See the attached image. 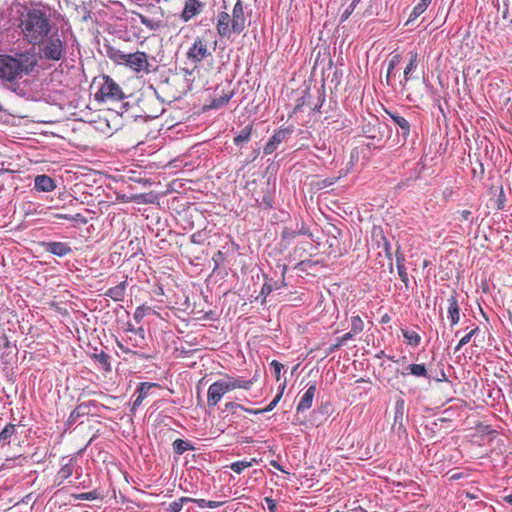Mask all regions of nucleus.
<instances>
[{
  "label": "nucleus",
  "instance_id": "obj_5",
  "mask_svg": "<svg viewBox=\"0 0 512 512\" xmlns=\"http://www.w3.org/2000/svg\"><path fill=\"white\" fill-rule=\"evenodd\" d=\"M117 60L136 72L144 71L146 73H150L153 70L151 69V65L148 62V56L145 52L137 51L135 53L125 54L118 51Z\"/></svg>",
  "mask_w": 512,
  "mask_h": 512
},
{
  "label": "nucleus",
  "instance_id": "obj_25",
  "mask_svg": "<svg viewBox=\"0 0 512 512\" xmlns=\"http://www.w3.org/2000/svg\"><path fill=\"white\" fill-rule=\"evenodd\" d=\"M76 460L74 458H69L68 462L63 464L60 470L57 472L56 480H58V484L60 485L64 480L68 479L72 476L75 468Z\"/></svg>",
  "mask_w": 512,
  "mask_h": 512
},
{
  "label": "nucleus",
  "instance_id": "obj_30",
  "mask_svg": "<svg viewBox=\"0 0 512 512\" xmlns=\"http://www.w3.org/2000/svg\"><path fill=\"white\" fill-rule=\"evenodd\" d=\"M253 126L251 124L245 126L237 136L234 137V144L241 146L250 141Z\"/></svg>",
  "mask_w": 512,
  "mask_h": 512
},
{
  "label": "nucleus",
  "instance_id": "obj_19",
  "mask_svg": "<svg viewBox=\"0 0 512 512\" xmlns=\"http://www.w3.org/2000/svg\"><path fill=\"white\" fill-rule=\"evenodd\" d=\"M34 188L39 192H52L56 188V182L46 174L37 175L34 179Z\"/></svg>",
  "mask_w": 512,
  "mask_h": 512
},
{
  "label": "nucleus",
  "instance_id": "obj_23",
  "mask_svg": "<svg viewBox=\"0 0 512 512\" xmlns=\"http://www.w3.org/2000/svg\"><path fill=\"white\" fill-rule=\"evenodd\" d=\"M90 357L97 363L99 369L104 372H111V356L109 354L103 350L97 352V349H95V352Z\"/></svg>",
  "mask_w": 512,
  "mask_h": 512
},
{
  "label": "nucleus",
  "instance_id": "obj_1",
  "mask_svg": "<svg viewBox=\"0 0 512 512\" xmlns=\"http://www.w3.org/2000/svg\"><path fill=\"white\" fill-rule=\"evenodd\" d=\"M17 27L23 40L32 45L45 42L53 29V22L49 9L40 7H25L24 10L18 11Z\"/></svg>",
  "mask_w": 512,
  "mask_h": 512
},
{
  "label": "nucleus",
  "instance_id": "obj_50",
  "mask_svg": "<svg viewBox=\"0 0 512 512\" xmlns=\"http://www.w3.org/2000/svg\"><path fill=\"white\" fill-rule=\"evenodd\" d=\"M270 366L274 369V372H275V378L277 381L280 380V373H281V370L284 368V365L281 364L279 361L277 360H273L271 363H270Z\"/></svg>",
  "mask_w": 512,
  "mask_h": 512
},
{
  "label": "nucleus",
  "instance_id": "obj_49",
  "mask_svg": "<svg viewBox=\"0 0 512 512\" xmlns=\"http://www.w3.org/2000/svg\"><path fill=\"white\" fill-rule=\"evenodd\" d=\"M358 2H359V0H353L351 2L350 6L341 15V22H344V21H346L349 18V16L354 11V9H355V7H356Z\"/></svg>",
  "mask_w": 512,
  "mask_h": 512
},
{
  "label": "nucleus",
  "instance_id": "obj_54",
  "mask_svg": "<svg viewBox=\"0 0 512 512\" xmlns=\"http://www.w3.org/2000/svg\"><path fill=\"white\" fill-rule=\"evenodd\" d=\"M395 257L397 269H399V267H405V255L400 252L399 249H397Z\"/></svg>",
  "mask_w": 512,
  "mask_h": 512
},
{
  "label": "nucleus",
  "instance_id": "obj_58",
  "mask_svg": "<svg viewBox=\"0 0 512 512\" xmlns=\"http://www.w3.org/2000/svg\"><path fill=\"white\" fill-rule=\"evenodd\" d=\"M264 501L265 503L267 504V507H268V510L270 512H276V509H277V503L274 499L270 498V497H265L264 498Z\"/></svg>",
  "mask_w": 512,
  "mask_h": 512
},
{
  "label": "nucleus",
  "instance_id": "obj_33",
  "mask_svg": "<svg viewBox=\"0 0 512 512\" xmlns=\"http://www.w3.org/2000/svg\"><path fill=\"white\" fill-rule=\"evenodd\" d=\"M233 92H228L220 97H216L211 100L210 104L207 106L208 109H219L224 107L232 98Z\"/></svg>",
  "mask_w": 512,
  "mask_h": 512
},
{
  "label": "nucleus",
  "instance_id": "obj_46",
  "mask_svg": "<svg viewBox=\"0 0 512 512\" xmlns=\"http://www.w3.org/2000/svg\"><path fill=\"white\" fill-rule=\"evenodd\" d=\"M225 409L231 411L232 414L236 415L238 410H243V411L247 412L248 408H246L236 402H227L225 404Z\"/></svg>",
  "mask_w": 512,
  "mask_h": 512
},
{
  "label": "nucleus",
  "instance_id": "obj_42",
  "mask_svg": "<svg viewBox=\"0 0 512 512\" xmlns=\"http://www.w3.org/2000/svg\"><path fill=\"white\" fill-rule=\"evenodd\" d=\"M252 465L251 462L248 461H236L230 465V468L237 474L242 473L246 468H249Z\"/></svg>",
  "mask_w": 512,
  "mask_h": 512
},
{
  "label": "nucleus",
  "instance_id": "obj_3",
  "mask_svg": "<svg viewBox=\"0 0 512 512\" xmlns=\"http://www.w3.org/2000/svg\"><path fill=\"white\" fill-rule=\"evenodd\" d=\"M36 46L39 47L40 59L46 61H59L66 52L64 42L57 33H51L45 42L36 44Z\"/></svg>",
  "mask_w": 512,
  "mask_h": 512
},
{
  "label": "nucleus",
  "instance_id": "obj_40",
  "mask_svg": "<svg viewBox=\"0 0 512 512\" xmlns=\"http://www.w3.org/2000/svg\"><path fill=\"white\" fill-rule=\"evenodd\" d=\"M196 505L199 508H218L224 504L222 501H211V500H205V499H197L195 500Z\"/></svg>",
  "mask_w": 512,
  "mask_h": 512
},
{
  "label": "nucleus",
  "instance_id": "obj_59",
  "mask_svg": "<svg viewBox=\"0 0 512 512\" xmlns=\"http://www.w3.org/2000/svg\"><path fill=\"white\" fill-rule=\"evenodd\" d=\"M471 215H472L471 211L463 210V211L460 212L459 220H461V221H471L472 222Z\"/></svg>",
  "mask_w": 512,
  "mask_h": 512
},
{
  "label": "nucleus",
  "instance_id": "obj_12",
  "mask_svg": "<svg viewBox=\"0 0 512 512\" xmlns=\"http://www.w3.org/2000/svg\"><path fill=\"white\" fill-rule=\"evenodd\" d=\"M386 113L390 116V118L394 121V123L398 126L397 134L399 142H402L404 145L407 141V138L410 134V123L403 116L399 115L397 112L386 111Z\"/></svg>",
  "mask_w": 512,
  "mask_h": 512
},
{
  "label": "nucleus",
  "instance_id": "obj_44",
  "mask_svg": "<svg viewBox=\"0 0 512 512\" xmlns=\"http://www.w3.org/2000/svg\"><path fill=\"white\" fill-rule=\"evenodd\" d=\"M17 355V348L15 349H5V351L1 355V361L4 364H10L13 357Z\"/></svg>",
  "mask_w": 512,
  "mask_h": 512
},
{
  "label": "nucleus",
  "instance_id": "obj_24",
  "mask_svg": "<svg viewBox=\"0 0 512 512\" xmlns=\"http://www.w3.org/2000/svg\"><path fill=\"white\" fill-rule=\"evenodd\" d=\"M401 374L406 376L407 374H411L415 377H423L426 379H430L431 376L425 366V364H409L405 371H402Z\"/></svg>",
  "mask_w": 512,
  "mask_h": 512
},
{
  "label": "nucleus",
  "instance_id": "obj_39",
  "mask_svg": "<svg viewBox=\"0 0 512 512\" xmlns=\"http://www.w3.org/2000/svg\"><path fill=\"white\" fill-rule=\"evenodd\" d=\"M364 329V322L363 320L361 319L360 316L356 315V316H352L351 317V331L353 332V334H359L363 331Z\"/></svg>",
  "mask_w": 512,
  "mask_h": 512
},
{
  "label": "nucleus",
  "instance_id": "obj_21",
  "mask_svg": "<svg viewBox=\"0 0 512 512\" xmlns=\"http://www.w3.org/2000/svg\"><path fill=\"white\" fill-rule=\"evenodd\" d=\"M286 271H287V266L283 265L282 279L281 280L273 281L272 279H268L266 277V281H265V283L262 286L260 295H264L266 297L272 291L279 290L282 287H284L285 286V273H286Z\"/></svg>",
  "mask_w": 512,
  "mask_h": 512
},
{
  "label": "nucleus",
  "instance_id": "obj_4",
  "mask_svg": "<svg viewBox=\"0 0 512 512\" xmlns=\"http://www.w3.org/2000/svg\"><path fill=\"white\" fill-rule=\"evenodd\" d=\"M94 97L98 102H118L125 98V94L121 87L110 76L104 75L103 83Z\"/></svg>",
  "mask_w": 512,
  "mask_h": 512
},
{
  "label": "nucleus",
  "instance_id": "obj_17",
  "mask_svg": "<svg viewBox=\"0 0 512 512\" xmlns=\"http://www.w3.org/2000/svg\"><path fill=\"white\" fill-rule=\"evenodd\" d=\"M42 246L44 247V250L46 252L56 255L58 257H64L72 252L71 247L64 242H43Z\"/></svg>",
  "mask_w": 512,
  "mask_h": 512
},
{
  "label": "nucleus",
  "instance_id": "obj_16",
  "mask_svg": "<svg viewBox=\"0 0 512 512\" xmlns=\"http://www.w3.org/2000/svg\"><path fill=\"white\" fill-rule=\"evenodd\" d=\"M203 7L204 3L199 0H187L181 13V19L184 22H188L198 15L203 10Z\"/></svg>",
  "mask_w": 512,
  "mask_h": 512
},
{
  "label": "nucleus",
  "instance_id": "obj_26",
  "mask_svg": "<svg viewBox=\"0 0 512 512\" xmlns=\"http://www.w3.org/2000/svg\"><path fill=\"white\" fill-rule=\"evenodd\" d=\"M409 57H410L409 62L404 70V81H401V85H402L403 89L405 88L407 81H409L411 79V73L413 71H415V69L418 66L417 52H414V51L409 52Z\"/></svg>",
  "mask_w": 512,
  "mask_h": 512
},
{
  "label": "nucleus",
  "instance_id": "obj_41",
  "mask_svg": "<svg viewBox=\"0 0 512 512\" xmlns=\"http://www.w3.org/2000/svg\"><path fill=\"white\" fill-rule=\"evenodd\" d=\"M400 55H394L392 59L389 61L388 69H387V75L386 80L389 83L391 77L393 76V70L395 69L396 65L400 62Z\"/></svg>",
  "mask_w": 512,
  "mask_h": 512
},
{
  "label": "nucleus",
  "instance_id": "obj_38",
  "mask_svg": "<svg viewBox=\"0 0 512 512\" xmlns=\"http://www.w3.org/2000/svg\"><path fill=\"white\" fill-rule=\"evenodd\" d=\"M257 204L259 207L270 209L273 208L274 205V199L272 194L270 193L269 189L264 193L262 199L259 201L257 200Z\"/></svg>",
  "mask_w": 512,
  "mask_h": 512
},
{
  "label": "nucleus",
  "instance_id": "obj_32",
  "mask_svg": "<svg viewBox=\"0 0 512 512\" xmlns=\"http://www.w3.org/2000/svg\"><path fill=\"white\" fill-rule=\"evenodd\" d=\"M16 433V426L8 423L0 432V444L7 445L10 443L11 437Z\"/></svg>",
  "mask_w": 512,
  "mask_h": 512
},
{
  "label": "nucleus",
  "instance_id": "obj_7",
  "mask_svg": "<svg viewBox=\"0 0 512 512\" xmlns=\"http://www.w3.org/2000/svg\"><path fill=\"white\" fill-rule=\"evenodd\" d=\"M116 344L123 353L138 354L134 349H143L147 346L144 328L138 327L134 334L127 335L124 342L116 341Z\"/></svg>",
  "mask_w": 512,
  "mask_h": 512
},
{
  "label": "nucleus",
  "instance_id": "obj_18",
  "mask_svg": "<svg viewBox=\"0 0 512 512\" xmlns=\"http://www.w3.org/2000/svg\"><path fill=\"white\" fill-rule=\"evenodd\" d=\"M457 292L453 291L451 296L447 299L448 301V318L450 320L451 327L458 324L460 321V307L457 300Z\"/></svg>",
  "mask_w": 512,
  "mask_h": 512
},
{
  "label": "nucleus",
  "instance_id": "obj_20",
  "mask_svg": "<svg viewBox=\"0 0 512 512\" xmlns=\"http://www.w3.org/2000/svg\"><path fill=\"white\" fill-rule=\"evenodd\" d=\"M159 385L156 383L142 382L139 384L135 391L136 398L132 404V411H135L143 402V400L148 396V393L151 388L158 387Z\"/></svg>",
  "mask_w": 512,
  "mask_h": 512
},
{
  "label": "nucleus",
  "instance_id": "obj_10",
  "mask_svg": "<svg viewBox=\"0 0 512 512\" xmlns=\"http://www.w3.org/2000/svg\"><path fill=\"white\" fill-rule=\"evenodd\" d=\"M292 128H280L272 135L269 141L264 146L263 152L265 155L272 154L283 141L287 140L292 134Z\"/></svg>",
  "mask_w": 512,
  "mask_h": 512
},
{
  "label": "nucleus",
  "instance_id": "obj_53",
  "mask_svg": "<svg viewBox=\"0 0 512 512\" xmlns=\"http://www.w3.org/2000/svg\"><path fill=\"white\" fill-rule=\"evenodd\" d=\"M66 220L73 221V222H79V223H82V224H86L87 223L86 217L83 216L80 213H77V214L71 215L69 217H66Z\"/></svg>",
  "mask_w": 512,
  "mask_h": 512
},
{
  "label": "nucleus",
  "instance_id": "obj_27",
  "mask_svg": "<svg viewBox=\"0 0 512 512\" xmlns=\"http://www.w3.org/2000/svg\"><path fill=\"white\" fill-rule=\"evenodd\" d=\"M127 282L122 281L118 285L109 288L105 295L110 297L114 301H123L125 297Z\"/></svg>",
  "mask_w": 512,
  "mask_h": 512
},
{
  "label": "nucleus",
  "instance_id": "obj_62",
  "mask_svg": "<svg viewBox=\"0 0 512 512\" xmlns=\"http://www.w3.org/2000/svg\"><path fill=\"white\" fill-rule=\"evenodd\" d=\"M481 432L485 434H494L496 431L490 425H484L480 429Z\"/></svg>",
  "mask_w": 512,
  "mask_h": 512
},
{
  "label": "nucleus",
  "instance_id": "obj_48",
  "mask_svg": "<svg viewBox=\"0 0 512 512\" xmlns=\"http://www.w3.org/2000/svg\"><path fill=\"white\" fill-rule=\"evenodd\" d=\"M225 260V254L218 250L214 256L212 257V261L214 262V270L217 269Z\"/></svg>",
  "mask_w": 512,
  "mask_h": 512
},
{
  "label": "nucleus",
  "instance_id": "obj_2",
  "mask_svg": "<svg viewBox=\"0 0 512 512\" xmlns=\"http://www.w3.org/2000/svg\"><path fill=\"white\" fill-rule=\"evenodd\" d=\"M36 54L31 50L17 52L14 55L0 54V79L14 82L29 75L37 66Z\"/></svg>",
  "mask_w": 512,
  "mask_h": 512
},
{
  "label": "nucleus",
  "instance_id": "obj_28",
  "mask_svg": "<svg viewBox=\"0 0 512 512\" xmlns=\"http://www.w3.org/2000/svg\"><path fill=\"white\" fill-rule=\"evenodd\" d=\"M253 383H254L253 379L245 380L243 377H237V378L229 377V380L226 381V384L230 391L237 389V388H242V389L248 390L251 388Z\"/></svg>",
  "mask_w": 512,
  "mask_h": 512
},
{
  "label": "nucleus",
  "instance_id": "obj_9",
  "mask_svg": "<svg viewBox=\"0 0 512 512\" xmlns=\"http://www.w3.org/2000/svg\"><path fill=\"white\" fill-rule=\"evenodd\" d=\"M229 388L224 380H218L212 383L207 391V404L209 407L216 406Z\"/></svg>",
  "mask_w": 512,
  "mask_h": 512
},
{
  "label": "nucleus",
  "instance_id": "obj_45",
  "mask_svg": "<svg viewBox=\"0 0 512 512\" xmlns=\"http://www.w3.org/2000/svg\"><path fill=\"white\" fill-rule=\"evenodd\" d=\"M139 19H140L141 24L145 25L150 30H155L159 27L157 22H155L154 20H152L142 14H139Z\"/></svg>",
  "mask_w": 512,
  "mask_h": 512
},
{
  "label": "nucleus",
  "instance_id": "obj_11",
  "mask_svg": "<svg viewBox=\"0 0 512 512\" xmlns=\"http://www.w3.org/2000/svg\"><path fill=\"white\" fill-rule=\"evenodd\" d=\"M98 405H99V403L95 400H90V401L82 402V403L78 404L75 407V409L70 413V415L66 421V426L68 428L72 427L80 417L90 414L91 407H97Z\"/></svg>",
  "mask_w": 512,
  "mask_h": 512
},
{
  "label": "nucleus",
  "instance_id": "obj_63",
  "mask_svg": "<svg viewBox=\"0 0 512 512\" xmlns=\"http://www.w3.org/2000/svg\"><path fill=\"white\" fill-rule=\"evenodd\" d=\"M195 500L196 499H193V498H189V497H181L178 499L180 505L183 507V504L184 503H188V502H194L195 503Z\"/></svg>",
  "mask_w": 512,
  "mask_h": 512
},
{
  "label": "nucleus",
  "instance_id": "obj_14",
  "mask_svg": "<svg viewBox=\"0 0 512 512\" xmlns=\"http://www.w3.org/2000/svg\"><path fill=\"white\" fill-rule=\"evenodd\" d=\"M231 23L233 24L234 34H240L245 29V16L242 0H237L232 10Z\"/></svg>",
  "mask_w": 512,
  "mask_h": 512
},
{
  "label": "nucleus",
  "instance_id": "obj_36",
  "mask_svg": "<svg viewBox=\"0 0 512 512\" xmlns=\"http://www.w3.org/2000/svg\"><path fill=\"white\" fill-rule=\"evenodd\" d=\"M479 331H480L479 327L476 326L469 333H467L465 336H463L460 339V341L458 342L457 346L455 347V352L459 351L463 346L468 344L470 342L471 338L476 336Z\"/></svg>",
  "mask_w": 512,
  "mask_h": 512
},
{
  "label": "nucleus",
  "instance_id": "obj_55",
  "mask_svg": "<svg viewBox=\"0 0 512 512\" xmlns=\"http://www.w3.org/2000/svg\"><path fill=\"white\" fill-rule=\"evenodd\" d=\"M384 250H385V253L390 261L389 263V269H390V272H393V263H392V255H391V247H390V243L385 240V243H384Z\"/></svg>",
  "mask_w": 512,
  "mask_h": 512
},
{
  "label": "nucleus",
  "instance_id": "obj_31",
  "mask_svg": "<svg viewBox=\"0 0 512 512\" xmlns=\"http://www.w3.org/2000/svg\"><path fill=\"white\" fill-rule=\"evenodd\" d=\"M173 452L177 455H182L184 452L188 450H194V446L191 442L183 440V439H176L173 444Z\"/></svg>",
  "mask_w": 512,
  "mask_h": 512
},
{
  "label": "nucleus",
  "instance_id": "obj_60",
  "mask_svg": "<svg viewBox=\"0 0 512 512\" xmlns=\"http://www.w3.org/2000/svg\"><path fill=\"white\" fill-rule=\"evenodd\" d=\"M191 242L194 243V244H202L203 243V239H202L201 232L194 233L191 236Z\"/></svg>",
  "mask_w": 512,
  "mask_h": 512
},
{
  "label": "nucleus",
  "instance_id": "obj_34",
  "mask_svg": "<svg viewBox=\"0 0 512 512\" xmlns=\"http://www.w3.org/2000/svg\"><path fill=\"white\" fill-rule=\"evenodd\" d=\"M432 0H420L419 3L413 8L408 22L415 20L418 18L431 4Z\"/></svg>",
  "mask_w": 512,
  "mask_h": 512
},
{
  "label": "nucleus",
  "instance_id": "obj_8",
  "mask_svg": "<svg viewBox=\"0 0 512 512\" xmlns=\"http://www.w3.org/2000/svg\"><path fill=\"white\" fill-rule=\"evenodd\" d=\"M208 56H211V52L208 50L206 41L199 37L196 38L192 46L187 51V58L197 64Z\"/></svg>",
  "mask_w": 512,
  "mask_h": 512
},
{
  "label": "nucleus",
  "instance_id": "obj_52",
  "mask_svg": "<svg viewBox=\"0 0 512 512\" xmlns=\"http://www.w3.org/2000/svg\"><path fill=\"white\" fill-rule=\"evenodd\" d=\"M356 334H353V332L350 330L349 332L342 335L340 338H338V342L335 344V347H341L344 345L348 340L352 339Z\"/></svg>",
  "mask_w": 512,
  "mask_h": 512
},
{
  "label": "nucleus",
  "instance_id": "obj_15",
  "mask_svg": "<svg viewBox=\"0 0 512 512\" xmlns=\"http://www.w3.org/2000/svg\"><path fill=\"white\" fill-rule=\"evenodd\" d=\"M231 19L232 16L226 11H222L218 14L216 29L220 37L229 38L231 34L234 33Z\"/></svg>",
  "mask_w": 512,
  "mask_h": 512
},
{
  "label": "nucleus",
  "instance_id": "obj_6",
  "mask_svg": "<svg viewBox=\"0 0 512 512\" xmlns=\"http://www.w3.org/2000/svg\"><path fill=\"white\" fill-rule=\"evenodd\" d=\"M362 133L369 139L375 140L378 143L384 142L390 136V127L373 117L372 121H368L362 125Z\"/></svg>",
  "mask_w": 512,
  "mask_h": 512
},
{
  "label": "nucleus",
  "instance_id": "obj_22",
  "mask_svg": "<svg viewBox=\"0 0 512 512\" xmlns=\"http://www.w3.org/2000/svg\"><path fill=\"white\" fill-rule=\"evenodd\" d=\"M315 392H316V384L312 383L308 386L307 390L302 395V397L297 405L296 410L298 413L303 412L312 406Z\"/></svg>",
  "mask_w": 512,
  "mask_h": 512
},
{
  "label": "nucleus",
  "instance_id": "obj_64",
  "mask_svg": "<svg viewBox=\"0 0 512 512\" xmlns=\"http://www.w3.org/2000/svg\"><path fill=\"white\" fill-rule=\"evenodd\" d=\"M136 329L137 328H135L131 323H128L125 332L127 333V335L134 334Z\"/></svg>",
  "mask_w": 512,
  "mask_h": 512
},
{
  "label": "nucleus",
  "instance_id": "obj_43",
  "mask_svg": "<svg viewBox=\"0 0 512 512\" xmlns=\"http://www.w3.org/2000/svg\"><path fill=\"white\" fill-rule=\"evenodd\" d=\"M15 344H12L8 339L4 330H0V348L1 349H15Z\"/></svg>",
  "mask_w": 512,
  "mask_h": 512
},
{
  "label": "nucleus",
  "instance_id": "obj_29",
  "mask_svg": "<svg viewBox=\"0 0 512 512\" xmlns=\"http://www.w3.org/2000/svg\"><path fill=\"white\" fill-rule=\"evenodd\" d=\"M284 389H285V382L282 384L280 392L274 397V399L264 409H247V412L250 414L256 415V414H261V413L272 411L276 407L278 402L280 401Z\"/></svg>",
  "mask_w": 512,
  "mask_h": 512
},
{
  "label": "nucleus",
  "instance_id": "obj_37",
  "mask_svg": "<svg viewBox=\"0 0 512 512\" xmlns=\"http://www.w3.org/2000/svg\"><path fill=\"white\" fill-rule=\"evenodd\" d=\"M72 497L76 500L92 501V500L99 499L101 497V494L98 490L95 489L93 491L86 492V493L72 494Z\"/></svg>",
  "mask_w": 512,
  "mask_h": 512
},
{
  "label": "nucleus",
  "instance_id": "obj_35",
  "mask_svg": "<svg viewBox=\"0 0 512 512\" xmlns=\"http://www.w3.org/2000/svg\"><path fill=\"white\" fill-rule=\"evenodd\" d=\"M402 335L407 343L413 347H417L421 342V336L416 331L402 329Z\"/></svg>",
  "mask_w": 512,
  "mask_h": 512
},
{
  "label": "nucleus",
  "instance_id": "obj_47",
  "mask_svg": "<svg viewBox=\"0 0 512 512\" xmlns=\"http://www.w3.org/2000/svg\"><path fill=\"white\" fill-rule=\"evenodd\" d=\"M148 308L145 307L144 305H141L139 307H137L135 309V312H134V315H133V318L134 320L137 322V323H140L142 321V319L144 318L145 316V311L147 310Z\"/></svg>",
  "mask_w": 512,
  "mask_h": 512
},
{
  "label": "nucleus",
  "instance_id": "obj_57",
  "mask_svg": "<svg viewBox=\"0 0 512 512\" xmlns=\"http://www.w3.org/2000/svg\"><path fill=\"white\" fill-rule=\"evenodd\" d=\"M505 201H506V198H505V194H504V191L503 189L501 188L500 189V193L498 195V198H497V209L499 210H502L505 206Z\"/></svg>",
  "mask_w": 512,
  "mask_h": 512
},
{
  "label": "nucleus",
  "instance_id": "obj_56",
  "mask_svg": "<svg viewBox=\"0 0 512 512\" xmlns=\"http://www.w3.org/2000/svg\"><path fill=\"white\" fill-rule=\"evenodd\" d=\"M182 509V506L180 505L179 501H173L171 502L168 507L165 509L166 512H180Z\"/></svg>",
  "mask_w": 512,
  "mask_h": 512
},
{
  "label": "nucleus",
  "instance_id": "obj_51",
  "mask_svg": "<svg viewBox=\"0 0 512 512\" xmlns=\"http://www.w3.org/2000/svg\"><path fill=\"white\" fill-rule=\"evenodd\" d=\"M398 270V275L401 279V281L405 284V287L406 289L409 288V278H408V273L406 271V267H399Z\"/></svg>",
  "mask_w": 512,
  "mask_h": 512
},
{
  "label": "nucleus",
  "instance_id": "obj_61",
  "mask_svg": "<svg viewBox=\"0 0 512 512\" xmlns=\"http://www.w3.org/2000/svg\"><path fill=\"white\" fill-rule=\"evenodd\" d=\"M505 9L504 11L502 12V17L504 20L508 21V22H512V16H510V13H509V9H508V6L505 4Z\"/></svg>",
  "mask_w": 512,
  "mask_h": 512
},
{
  "label": "nucleus",
  "instance_id": "obj_13",
  "mask_svg": "<svg viewBox=\"0 0 512 512\" xmlns=\"http://www.w3.org/2000/svg\"><path fill=\"white\" fill-rule=\"evenodd\" d=\"M406 413V402L402 397L396 399L395 402V410H394V422L392 424V429L396 431L398 434L401 432L405 433L404 427V415Z\"/></svg>",
  "mask_w": 512,
  "mask_h": 512
}]
</instances>
